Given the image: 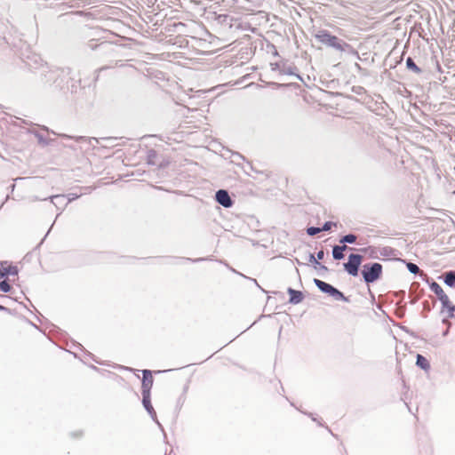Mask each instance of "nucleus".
<instances>
[{
	"instance_id": "nucleus-1",
	"label": "nucleus",
	"mask_w": 455,
	"mask_h": 455,
	"mask_svg": "<svg viewBox=\"0 0 455 455\" xmlns=\"http://www.w3.org/2000/svg\"><path fill=\"white\" fill-rule=\"evenodd\" d=\"M39 70V84L50 92H58L65 89L69 79V68H58L49 66L47 63H40L35 67Z\"/></svg>"
},
{
	"instance_id": "nucleus-2",
	"label": "nucleus",
	"mask_w": 455,
	"mask_h": 455,
	"mask_svg": "<svg viewBox=\"0 0 455 455\" xmlns=\"http://www.w3.org/2000/svg\"><path fill=\"white\" fill-rule=\"evenodd\" d=\"M315 39L329 47H331L339 52H345L350 45L339 39L336 36L331 35L328 30L321 29L315 34Z\"/></svg>"
},
{
	"instance_id": "nucleus-3",
	"label": "nucleus",
	"mask_w": 455,
	"mask_h": 455,
	"mask_svg": "<svg viewBox=\"0 0 455 455\" xmlns=\"http://www.w3.org/2000/svg\"><path fill=\"white\" fill-rule=\"evenodd\" d=\"M382 265L378 262L366 263L363 266L361 275L365 283H372L382 275Z\"/></svg>"
},
{
	"instance_id": "nucleus-4",
	"label": "nucleus",
	"mask_w": 455,
	"mask_h": 455,
	"mask_svg": "<svg viewBox=\"0 0 455 455\" xmlns=\"http://www.w3.org/2000/svg\"><path fill=\"white\" fill-rule=\"evenodd\" d=\"M315 286L323 293L331 296L335 300H341L344 302H349V299L346 297L343 292L332 286L331 284L325 283L317 278L313 280Z\"/></svg>"
},
{
	"instance_id": "nucleus-5",
	"label": "nucleus",
	"mask_w": 455,
	"mask_h": 455,
	"mask_svg": "<svg viewBox=\"0 0 455 455\" xmlns=\"http://www.w3.org/2000/svg\"><path fill=\"white\" fill-rule=\"evenodd\" d=\"M363 261V256L357 253H351L347 261L343 264L344 269L348 275L357 276L360 266Z\"/></svg>"
},
{
	"instance_id": "nucleus-6",
	"label": "nucleus",
	"mask_w": 455,
	"mask_h": 455,
	"mask_svg": "<svg viewBox=\"0 0 455 455\" xmlns=\"http://www.w3.org/2000/svg\"><path fill=\"white\" fill-rule=\"evenodd\" d=\"M216 202L225 208H229L233 205L234 202L231 199L228 192L225 189H219L215 194Z\"/></svg>"
},
{
	"instance_id": "nucleus-7",
	"label": "nucleus",
	"mask_w": 455,
	"mask_h": 455,
	"mask_svg": "<svg viewBox=\"0 0 455 455\" xmlns=\"http://www.w3.org/2000/svg\"><path fill=\"white\" fill-rule=\"evenodd\" d=\"M429 288L437 296L442 305H448L449 297L435 281L429 283Z\"/></svg>"
},
{
	"instance_id": "nucleus-8",
	"label": "nucleus",
	"mask_w": 455,
	"mask_h": 455,
	"mask_svg": "<svg viewBox=\"0 0 455 455\" xmlns=\"http://www.w3.org/2000/svg\"><path fill=\"white\" fill-rule=\"evenodd\" d=\"M142 404H143L145 410L148 412V414L152 418V419L155 420L160 426V423L158 422V420L156 419V411L154 410V408L151 404L150 395H142Z\"/></svg>"
},
{
	"instance_id": "nucleus-9",
	"label": "nucleus",
	"mask_w": 455,
	"mask_h": 455,
	"mask_svg": "<svg viewBox=\"0 0 455 455\" xmlns=\"http://www.w3.org/2000/svg\"><path fill=\"white\" fill-rule=\"evenodd\" d=\"M287 293L290 296L289 303L297 305L304 299V295L300 291L294 290L291 287L287 289Z\"/></svg>"
},
{
	"instance_id": "nucleus-10",
	"label": "nucleus",
	"mask_w": 455,
	"mask_h": 455,
	"mask_svg": "<svg viewBox=\"0 0 455 455\" xmlns=\"http://www.w3.org/2000/svg\"><path fill=\"white\" fill-rule=\"evenodd\" d=\"M440 278L443 279V283L447 286L455 288V270H449L444 272Z\"/></svg>"
},
{
	"instance_id": "nucleus-11",
	"label": "nucleus",
	"mask_w": 455,
	"mask_h": 455,
	"mask_svg": "<svg viewBox=\"0 0 455 455\" xmlns=\"http://www.w3.org/2000/svg\"><path fill=\"white\" fill-rule=\"evenodd\" d=\"M348 247L346 244L343 245H334L332 247V257L336 260H340L344 259V251L347 250Z\"/></svg>"
},
{
	"instance_id": "nucleus-12",
	"label": "nucleus",
	"mask_w": 455,
	"mask_h": 455,
	"mask_svg": "<svg viewBox=\"0 0 455 455\" xmlns=\"http://www.w3.org/2000/svg\"><path fill=\"white\" fill-rule=\"evenodd\" d=\"M416 365L425 371H428L430 370V363L428 360L420 354H418L416 356Z\"/></svg>"
},
{
	"instance_id": "nucleus-13",
	"label": "nucleus",
	"mask_w": 455,
	"mask_h": 455,
	"mask_svg": "<svg viewBox=\"0 0 455 455\" xmlns=\"http://www.w3.org/2000/svg\"><path fill=\"white\" fill-rule=\"evenodd\" d=\"M60 136L64 137V138H68V139H74L77 142L87 141L92 147H95L94 143H99V140L97 138H94V137H91V138H86V137H84V136L71 137V136H68L67 134H61Z\"/></svg>"
},
{
	"instance_id": "nucleus-14",
	"label": "nucleus",
	"mask_w": 455,
	"mask_h": 455,
	"mask_svg": "<svg viewBox=\"0 0 455 455\" xmlns=\"http://www.w3.org/2000/svg\"><path fill=\"white\" fill-rule=\"evenodd\" d=\"M19 273V269L16 266H9L7 267H0V278H4L7 275H16Z\"/></svg>"
},
{
	"instance_id": "nucleus-15",
	"label": "nucleus",
	"mask_w": 455,
	"mask_h": 455,
	"mask_svg": "<svg viewBox=\"0 0 455 455\" xmlns=\"http://www.w3.org/2000/svg\"><path fill=\"white\" fill-rule=\"evenodd\" d=\"M295 70H297L296 67L283 64L280 69V73L283 75L295 76L299 80L302 81V77L299 74H296Z\"/></svg>"
},
{
	"instance_id": "nucleus-16",
	"label": "nucleus",
	"mask_w": 455,
	"mask_h": 455,
	"mask_svg": "<svg viewBox=\"0 0 455 455\" xmlns=\"http://www.w3.org/2000/svg\"><path fill=\"white\" fill-rule=\"evenodd\" d=\"M153 386V378L147 379L142 378V384H141V389H142V395H150V390Z\"/></svg>"
},
{
	"instance_id": "nucleus-17",
	"label": "nucleus",
	"mask_w": 455,
	"mask_h": 455,
	"mask_svg": "<svg viewBox=\"0 0 455 455\" xmlns=\"http://www.w3.org/2000/svg\"><path fill=\"white\" fill-rule=\"evenodd\" d=\"M406 68L416 74H420L422 72L421 68H419L416 63L414 62L411 57H408L406 59Z\"/></svg>"
},
{
	"instance_id": "nucleus-18",
	"label": "nucleus",
	"mask_w": 455,
	"mask_h": 455,
	"mask_svg": "<svg viewBox=\"0 0 455 455\" xmlns=\"http://www.w3.org/2000/svg\"><path fill=\"white\" fill-rule=\"evenodd\" d=\"M442 309L447 310L448 317H455V305H453L450 299H448V305H442Z\"/></svg>"
},
{
	"instance_id": "nucleus-19",
	"label": "nucleus",
	"mask_w": 455,
	"mask_h": 455,
	"mask_svg": "<svg viewBox=\"0 0 455 455\" xmlns=\"http://www.w3.org/2000/svg\"><path fill=\"white\" fill-rule=\"evenodd\" d=\"M356 235H354V234H347L346 235H343L340 239H339V243H343V244H346V243H355L356 242Z\"/></svg>"
},
{
	"instance_id": "nucleus-20",
	"label": "nucleus",
	"mask_w": 455,
	"mask_h": 455,
	"mask_svg": "<svg viewBox=\"0 0 455 455\" xmlns=\"http://www.w3.org/2000/svg\"><path fill=\"white\" fill-rule=\"evenodd\" d=\"M406 267H407V269L409 270V272L411 274H419L420 273V275H425L415 263L408 262L406 264Z\"/></svg>"
},
{
	"instance_id": "nucleus-21",
	"label": "nucleus",
	"mask_w": 455,
	"mask_h": 455,
	"mask_svg": "<svg viewBox=\"0 0 455 455\" xmlns=\"http://www.w3.org/2000/svg\"><path fill=\"white\" fill-rule=\"evenodd\" d=\"M49 198L51 199V202L55 206H58L59 204H62L65 201L64 196H61V195L52 196Z\"/></svg>"
},
{
	"instance_id": "nucleus-22",
	"label": "nucleus",
	"mask_w": 455,
	"mask_h": 455,
	"mask_svg": "<svg viewBox=\"0 0 455 455\" xmlns=\"http://www.w3.org/2000/svg\"><path fill=\"white\" fill-rule=\"evenodd\" d=\"M395 250L391 247H383L380 249L379 253L381 256L388 257L394 255Z\"/></svg>"
},
{
	"instance_id": "nucleus-23",
	"label": "nucleus",
	"mask_w": 455,
	"mask_h": 455,
	"mask_svg": "<svg viewBox=\"0 0 455 455\" xmlns=\"http://www.w3.org/2000/svg\"><path fill=\"white\" fill-rule=\"evenodd\" d=\"M12 290L11 284L7 280H3L0 282V291L3 292H9Z\"/></svg>"
},
{
	"instance_id": "nucleus-24",
	"label": "nucleus",
	"mask_w": 455,
	"mask_h": 455,
	"mask_svg": "<svg viewBox=\"0 0 455 455\" xmlns=\"http://www.w3.org/2000/svg\"><path fill=\"white\" fill-rule=\"evenodd\" d=\"M322 232V229L317 227H309L307 228V234L310 236L315 235Z\"/></svg>"
},
{
	"instance_id": "nucleus-25",
	"label": "nucleus",
	"mask_w": 455,
	"mask_h": 455,
	"mask_svg": "<svg viewBox=\"0 0 455 455\" xmlns=\"http://www.w3.org/2000/svg\"><path fill=\"white\" fill-rule=\"evenodd\" d=\"M337 223L332 221H326L323 223V227L320 228L322 231H330L332 227H336Z\"/></svg>"
},
{
	"instance_id": "nucleus-26",
	"label": "nucleus",
	"mask_w": 455,
	"mask_h": 455,
	"mask_svg": "<svg viewBox=\"0 0 455 455\" xmlns=\"http://www.w3.org/2000/svg\"><path fill=\"white\" fill-rule=\"evenodd\" d=\"M156 151H154V150H150V151L148 152V163H149V164H154V162H153V160H152V159H153L154 157H156Z\"/></svg>"
},
{
	"instance_id": "nucleus-27",
	"label": "nucleus",
	"mask_w": 455,
	"mask_h": 455,
	"mask_svg": "<svg viewBox=\"0 0 455 455\" xmlns=\"http://www.w3.org/2000/svg\"><path fill=\"white\" fill-rule=\"evenodd\" d=\"M308 261L310 263H314L317 266V263H320L319 261H317L316 258L315 257V255L313 253H309L308 254Z\"/></svg>"
},
{
	"instance_id": "nucleus-28",
	"label": "nucleus",
	"mask_w": 455,
	"mask_h": 455,
	"mask_svg": "<svg viewBox=\"0 0 455 455\" xmlns=\"http://www.w3.org/2000/svg\"><path fill=\"white\" fill-rule=\"evenodd\" d=\"M142 374H143V378H147V379H151L153 378L152 377V373L149 370H143L142 371Z\"/></svg>"
},
{
	"instance_id": "nucleus-29",
	"label": "nucleus",
	"mask_w": 455,
	"mask_h": 455,
	"mask_svg": "<svg viewBox=\"0 0 455 455\" xmlns=\"http://www.w3.org/2000/svg\"><path fill=\"white\" fill-rule=\"evenodd\" d=\"M324 257V251L323 250L319 251L317 253H316V259L317 261L319 260H322Z\"/></svg>"
},
{
	"instance_id": "nucleus-30",
	"label": "nucleus",
	"mask_w": 455,
	"mask_h": 455,
	"mask_svg": "<svg viewBox=\"0 0 455 455\" xmlns=\"http://www.w3.org/2000/svg\"><path fill=\"white\" fill-rule=\"evenodd\" d=\"M281 67L282 66H280L278 63H272L271 64V69L272 70H277L278 69L280 71Z\"/></svg>"
},
{
	"instance_id": "nucleus-31",
	"label": "nucleus",
	"mask_w": 455,
	"mask_h": 455,
	"mask_svg": "<svg viewBox=\"0 0 455 455\" xmlns=\"http://www.w3.org/2000/svg\"><path fill=\"white\" fill-rule=\"evenodd\" d=\"M317 266L319 267V268L322 270V271H328V267L321 263H317Z\"/></svg>"
},
{
	"instance_id": "nucleus-32",
	"label": "nucleus",
	"mask_w": 455,
	"mask_h": 455,
	"mask_svg": "<svg viewBox=\"0 0 455 455\" xmlns=\"http://www.w3.org/2000/svg\"><path fill=\"white\" fill-rule=\"evenodd\" d=\"M443 323L444 324H447V327H451V323H450L447 319H443Z\"/></svg>"
},
{
	"instance_id": "nucleus-33",
	"label": "nucleus",
	"mask_w": 455,
	"mask_h": 455,
	"mask_svg": "<svg viewBox=\"0 0 455 455\" xmlns=\"http://www.w3.org/2000/svg\"><path fill=\"white\" fill-rule=\"evenodd\" d=\"M449 329H450V327H447V329L443 332V337H446V336L448 335V333H449Z\"/></svg>"
},
{
	"instance_id": "nucleus-34",
	"label": "nucleus",
	"mask_w": 455,
	"mask_h": 455,
	"mask_svg": "<svg viewBox=\"0 0 455 455\" xmlns=\"http://www.w3.org/2000/svg\"><path fill=\"white\" fill-rule=\"evenodd\" d=\"M76 198H78V196L77 195H75V194H72V197L68 199V201L70 202L71 200H74Z\"/></svg>"
},
{
	"instance_id": "nucleus-35",
	"label": "nucleus",
	"mask_w": 455,
	"mask_h": 455,
	"mask_svg": "<svg viewBox=\"0 0 455 455\" xmlns=\"http://www.w3.org/2000/svg\"><path fill=\"white\" fill-rule=\"evenodd\" d=\"M0 311H8V308L0 305Z\"/></svg>"
},
{
	"instance_id": "nucleus-36",
	"label": "nucleus",
	"mask_w": 455,
	"mask_h": 455,
	"mask_svg": "<svg viewBox=\"0 0 455 455\" xmlns=\"http://www.w3.org/2000/svg\"><path fill=\"white\" fill-rule=\"evenodd\" d=\"M425 308H427V310H429V307L427 305V302H425Z\"/></svg>"
},
{
	"instance_id": "nucleus-37",
	"label": "nucleus",
	"mask_w": 455,
	"mask_h": 455,
	"mask_svg": "<svg viewBox=\"0 0 455 455\" xmlns=\"http://www.w3.org/2000/svg\"><path fill=\"white\" fill-rule=\"evenodd\" d=\"M102 140H111L112 139H111V138H103Z\"/></svg>"
},
{
	"instance_id": "nucleus-38",
	"label": "nucleus",
	"mask_w": 455,
	"mask_h": 455,
	"mask_svg": "<svg viewBox=\"0 0 455 455\" xmlns=\"http://www.w3.org/2000/svg\"><path fill=\"white\" fill-rule=\"evenodd\" d=\"M274 55H278L276 49H275Z\"/></svg>"
},
{
	"instance_id": "nucleus-39",
	"label": "nucleus",
	"mask_w": 455,
	"mask_h": 455,
	"mask_svg": "<svg viewBox=\"0 0 455 455\" xmlns=\"http://www.w3.org/2000/svg\"><path fill=\"white\" fill-rule=\"evenodd\" d=\"M27 64L29 68H33L30 62H27Z\"/></svg>"
},
{
	"instance_id": "nucleus-40",
	"label": "nucleus",
	"mask_w": 455,
	"mask_h": 455,
	"mask_svg": "<svg viewBox=\"0 0 455 455\" xmlns=\"http://www.w3.org/2000/svg\"><path fill=\"white\" fill-rule=\"evenodd\" d=\"M36 200H39V199H38V197H35V198L33 199V201H36Z\"/></svg>"
}]
</instances>
